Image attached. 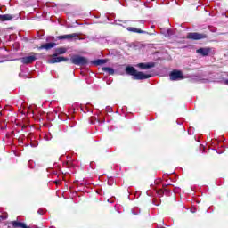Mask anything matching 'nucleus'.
Returning a JSON list of instances; mask_svg holds the SVG:
<instances>
[{
  "label": "nucleus",
  "mask_w": 228,
  "mask_h": 228,
  "mask_svg": "<svg viewBox=\"0 0 228 228\" xmlns=\"http://www.w3.org/2000/svg\"><path fill=\"white\" fill-rule=\"evenodd\" d=\"M102 70H104V72H108V74H110L111 76L115 74V70L112 68L104 67L102 68Z\"/></svg>",
  "instance_id": "12"
},
{
  "label": "nucleus",
  "mask_w": 228,
  "mask_h": 228,
  "mask_svg": "<svg viewBox=\"0 0 228 228\" xmlns=\"http://www.w3.org/2000/svg\"><path fill=\"white\" fill-rule=\"evenodd\" d=\"M37 53H34L33 55H29L27 57H23L20 59L21 63H24L25 65H29V63H33L37 60Z\"/></svg>",
  "instance_id": "3"
},
{
  "label": "nucleus",
  "mask_w": 228,
  "mask_h": 228,
  "mask_svg": "<svg viewBox=\"0 0 228 228\" xmlns=\"http://www.w3.org/2000/svg\"><path fill=\"white\" fill-rule=\"evenodd\" d=\"M171 81H177V79H183V73L181 71L175 70L170 74Z\"/></svg>",
  "instance_id": "5"
},
{
  "label": "nucleus",
  "mask_w": 228,
  "mask_h": 228,
  "mask_svg": "<svg viewBox=\"0 0 228 228\" xmlns=\"http://www.w3.org/2000/svg\"><path fill=\"white\" fill-rule=\"evenodd\" d=\"M54 45H56V44L54 43H46L45 45H42L39 49H46L48 51V49H53V47H54Z\"/></svg>",
  "instance_id": "11"
},
{
  "label": "nucleus",
  "mask_w": 228,
  "mask_h": 228,
  "mask_svg": "<svg viewBox=\"0 0 228 228\" xmlns=\"http://www.w3.org/2000/svg\"><path fill=\"white\" fill-rule=\"evenodd\" d=\"M162 228H165V227H162Z\"/></svg>",
  "instance_id": "17"
},
{
  "label": "nucleus",
  "mask_w": 228,
  "mask_h": 228,
  "mask_svg": "<svg viewBox=\"0 0 228 228\" xmlns=\"http://www.w3.org/2000/svg\"><path fill=\"white\" fill-rule=\"evenodd\" d=\"M126 72L130 76H134V79H149V77H151V74L136 71V69L131 66L126 67Z\"/></svg>",
  "instance_id": "1"
},
{
  "label": "nucleus",
  "mask_w": 228,
  "mask_h": 228,
  "mask_svg": "<svg viewBox=\"0 0 228 228\" xmlns=\"http://www.w3.org/2000/svg\"><path fill=\"white\" fill-rule=\"evenodd\" d=\"M71 61L72 63H74V65H86V63H88V61L86 60V58L77 56V55L73 56L71 58Z\"/></svg>",
  "instance_id": "2"
},
{
  "label": "nucleus",
  "mask_w": 228,
  "mask_h": 228,
  "mask_svg": "<svg viewBox=\"0 0 228 228\" xmlns=\"http://www.w3.org/2000/svg\"><path fill=\"white\" fill-rule=\"evenodd\" d=\"M108 61L106 60H97L94 61L95 65H103V63H106Z\"/></svg>",
  "instance_id": "15"
},
{
  "label": "nucleus",
  "mask_w": 228,
  "mask_h": 228,
  "mask_svg": "<svg viewBox=\"0 0 228 228\" xmlns=\"http://www.w3.org/2000/svg\"><path fill=\"white\" fill-rule=\"evenodd\" d=\"M187 37H189L192 40H202V38H206V35L194 32V33H189L187 35Z\"/></svg>",
  "instance_id": "4"
},
{
  "label": "nucleus",
  "mask_w": 228,
  "mask_h": 228,
  "mask_svg": "<svg viewBox=\"0 0 228 228\" xmlns=\"http://www.w3.org/2000/svg\"><path fill=\"white\" fill-rule=\"evenodd\" d=\"M197 53L202 56H208L209 54V48H200L197 50Z\"/></svg>",
  "instance_id": "10"
},
{
  "label": "nucleus",
  "mask_w": 228,
  "mask_h": 228,
  "mask_svg": "<svg viewBox=\"0 0 228 228\" xmlns=\"http://www.w3.org/2000/svg\"><path fill=\"white\" fill-rule=\"evenodd\" d=\"M12 19H14L13 15H11V14H0V20L2 22H4L6 20H12Z\"/></svg>",
  "instance_id": "8"
},
{
  "label": "nucleus",
  "mask_w": 228,
  "mask_h": 228,
  "mask_svg": "<svg viewBox=\"0 0 228 228\" xmlns=\"http://www.w3.org/2000/svg\"><path fill=\"white\" fill-rule=\"evenodd\" d=\"M77 34L73 33V34L60 36L58 38L59 40H72L73 38H77Z\"/></svg>",
  "instance_id": "6"
},
{
  "label": "nucleus",
  "mask_w": 228,
  "mask_h": 228,
  "mask_svg": "<svg viewBox=\"0 0 228 228\" xmlns=\"http://www.w3.org/2000/svg\"><path fill=\"white\" fill-rule=\"evenodd\" d=\"M128 31H133L134 33H145V31H142V29H138L136 28H129Z\"/></svg>",
  "instance_id": "14"
},
{
  "label": "nucleus",
  "mask_w": 228,
  "mask_h": 228,
  "mask_svg": "<svg viewBox=\"0 0 228 228\" xmlns=\"http://www.w3.org/2000/svg\"><path fill=\"white\" fill-rule=\"evenodd\" d=\"M225 83L228 85V80H226Z\"/></svg>",
  "instance_id": "16"
},
{
  "label": "nucleus",
  "mask_w": 228,
  "mask_h": 228,
  "mask_svg": "<svg viewBox=\"0 0 228 228\" xmlns=\"http://www.w3.org/2000/svg\"><path fill=\"white\" fill-rule=\"evenodd\" d=\"M68 59L64 58V57H53L50 61L49 63H60L61 61H67Z\"/></svg>",
  "instance_id": "7"
},
{
  "label": "nucleus",
  "mask_w": 228,
  "mask_h": 228,
  "mask_svg": "<svg viewBox=\"0 0 228 228\" xmlns=\"http://www.w3.org/2000/svg\"><path fill=\"white\" fill-rule=\"evenodd\" d=\"M65 53H67V49H65L63 47L56 49V53L57 54H65Z\"/></svg>",
  "instance_id": "13"
},
{
  "label": "nucleus",
  "mask_w": 228,
  "mask_h": 228,
  "mask_svg": "<svg viewBox=\"0 0 228 228\" xmlns=\"http://www.w3.org/2000/svg\"><path fill=\"white\" fill-rule=\"evenodd\" d=\"M137 67H139V69H142L143 70H149V69L154 67V65L151 63H139L137 64Z\"/></svg>",
  "instance_id": "9"
}]
</instances>
